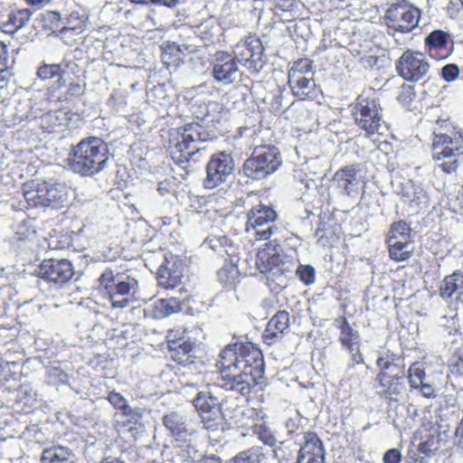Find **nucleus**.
Returning a JSON list of instances; mask_svg holds the SVG:
<instances>
[{
	"instance_id": "c756f323",
	"label": "nucleus",
	"mask_w": 463,
	"mask_h": 463,
	"mask_svg": "<svg viewBox=\"0 0 463 463\" xmlns=\"http://www.w3.org/2000/svg\"><path fill=\"white\" fill-rule=\"evenodd\" d=\"M221 28L216 21L209 18L195 26L194 33L204 43V45L213 44L219 41Z\"/></svg>"
},
{
	"instance_id": "6e6d98bb",
	"label": "nucleus",
	"mask_w": 463,
	"mask_h": 463,
	"mask_svg": "<svg viewBox=\"0 0 463 463\" xmlns=\"http://www.w3.org/2000/svg\"><path fill=\"white\" fill-rule=\"evenodd\" d=\"M175 267V264H172V267H169L167 265V275L170 279V282H172V284H169L168 283V286H170L171 288H174L175 287H176L180 281H181V278H182V273L180 270H178L177 269H174Z\"/></svg>"
},
{
	"instance_id": "f3484780",
	"label": "nucleus",
	"mask_w": 463,
	"mask_h": 463,
	"mask_svg": "<svg viewBox=\"0 0 463 463\" xmlns=\"http://www.w3.org/2000/svg\"><path fill=\"white\" fill-rule=\"evenodd\" d=\"M277 214L271 208L259 204L248 214L247 232L259 240H267L272 234V222Z\"/></svg>"
},
{
	"instance_id": "338daca9",
	"label": "nucleus",
	"mask_w": 463,
	"mask_h": 463,
	"mask_svg": "<svg viewBox=\"0 0 463 463\" xmlns=\"http://www.w3.org/2000/svg\"><path fill=\"white\" fill-rule=\"evenodd\" d=\"M286 427L289 432H293L296 428V423L293 420L289 419L286 421Z\"/></svg>"
},
{
	"instance_id": "13d9d810",
	"label": "nucleus",
	"mask_w": 463,
	"mask_h": 463,
	"mask_svg": "<svg viewBox=\"0 0 463 463\" xmlns=\"http://www.w3.org/2000/svg\"><path fill=\"white\" fill-rule=\"evenodd\" d=\"M84 85L78 82H72L69 85L68 93L71 96H80L84 93Z\"/></svg>"
},
{
	"instance_id": "4be33fe9",
	"label": "nucleus",
	"mask_w": 463,
	"mask_h": 463,
	"mask_svg": "<svg viewBox=\"0 0 463 463\" xmlns=\"http://www.w3.org/2000/svg\"><path fill=\"white\" fill-rule=\"evenodd\" d=\"M415 439L420 440V453L426 456L435 453L439 449L440 440L439 426L432 421L422 422L415 432Z\"/></svg>"
},
{
	"instance_id": "774afa93",
	"label": "nucleus",
	"mask_w": 463,
	"mask_h": 463,
	"mask_svg": "<svg viewBox=\"0 0 463 463\" xmlns=\"http://www.w3.org/2000/svg\"><path fill=\"white\" fill-rule=\"evenodd\" d=\"M100 463H124L123 461L118 459V458H105Z\"/></svg>"
},
{
	"instance_id": "a878e982",
	"label": "nucleus",
	"mask_w": 463,
	"mask_h": 463,
	"mask_svg": "<svg viewBox=\"0 0 463 463\" xmlns=\"http://www.w3.org/2000/svg\"><path fill=\"white\" fill-rule=\"evenodd\" d=\"M280 261L279 245L272 241L265 243L264 247L260 249L256 255V265L261 273L271 270L279 266Z\"/></svg>"
},
{
	"instance_id": "473e14b6",
	"label": "nucleus",
	"mask_w": 463,
	"mask_h": 463,
	"mask_svg": "<svg viewBox=\"0 0 463 463\" xmlns=\"http://www.w3.org/2000/svg\"><path fill=\"white\" fill-rule=\"evenodd\" d=\"M182 309L181 301L175 297L161 298L155 303V316L165 317Z\"/></svg>"
},
{
	"instance_id": "603ef678",
	"label": "nucleus",
	"mask_w": 463,
	"mask_h": 463,
	"mask_svg": "<svg viewBox=\"0 0 463 463\" xmlns=\"http://www.w3.org/2000/svg\"><path fill=\"white\" fill-rule=\"evenodd\" d=\"M459 75V69L458 65L454 63H449L445 65L441 69V77L446 80L447 82H450L455 80Z\"/></svg>"
},
{
	"instance_id": "4c0bfd02",
	"label": "nucleus",
	"mask_w": 463,
	"mask_h": 463,
	"mask_svg": "<svg viewBox=\"0 0 463 463\" xmlns=\"http://www.w3.org/2000/svg\"><path fill=\"white\" fill-rule=\"evenodd\" d=\"M263 458L261 447H251L239 452L230 460V463H260Z\"/></svg>"
},
{
	"instance_id": "c03bdc74",
	"label": "nucleus",
	"mask_w": 463,
	"mask_h": 463,
	"mask_svg": "<svg viewBox=\"0 0 463 463\" xmlns=\"http://www.w3.org/2000/svg\"><path fill=\"white\" fill-rule=\"evenodd\" d=\"M61 71V64H43L39 67L37 75L42 80H50L60 76Z\"/></svg>"
},
{
	"instance_id": "9d476101",
	"label": "nucleus",
	"mask_w": 463,
	"mask_h": 463,
	"mask_svg": "<svg viewBox=\"0 0 463 463\" xmlns=\"http://www.w3.org/2000/svg\"><path fill=\"white\" fill-rule=\"evenodd\" d=\"M332 182L341 194L356 198L364 194L368 178L361 165L355 163L337 169L332 177Z\"/></svg>"
},
{
	"instance_id": "864d4df0",
	"label": "nucleus",
	"mask_w": 463,
	"mask_h": 463,
	"mask_svg": "<svg viewBox=\"0 0 463 463\" xmlns=\"http://www.w3.org/2000/svg\"><path fill=\"white\" fill-rule=\"evenodd\" d=\"M169 264H170V262L166 260L164 264H162L160 266V268L158 269V272H157L158 285L166 289L171 288L170 286H168V283L172 284V282H170V279H169L168 275L166 274L167 273V265H169Z\"/></svg>"
},
{
	"instance_id": "2f4dec72",
	"label": "nucleus",
	"mask_w": 463,
	"mask_h": 463,
	"mask_svg": "<svg viewBox=\"0 0 463 463\" xmlns=\"http://www.w3.org/2000/svg\"><path fill=\"white\" fill-rule=\"evenodd\" d=\"M194 407L203 413L213 412V411H221L218 399L209 392H199L193 401Z\"/></svg>"
},
{
	"instance_id": "aec40b11",
	"label": "nucleus",
	"mask_w": 463,
	"mask_h": 463,
	"mask_svg": "<svg viewBox=\"0 0 463 463\" xmlns=\"http://www.w3.org/2000/svg\"><path fill=\"white\" fill-rule=\"evenodd\" d=\"M424 49L430 58L445 60L453 52L454 43L449 33L434 30L424 39Z\"/></svg>"
},
{
	"instance_id": "dca6fc26",
	"label": "nucleus",
	"mask_w": 463,
	"mask_h": 463,
	"mask_svg": "<svg viewBox=\"0 0 463 463\" xmlns=\"http://www.w3.org/2000/svg\"><path fill=\"white\" fill-rule=\"evenodd\" d=\"M234 167L233 159L226 153L221 152L212 156L206 165L204 186L213 189L226 182Z\"/></svg>"
},
{
	"instance_id": "f8f14e48",
	"label": "nucleus",
	"mask_w": 463,
	"mask_h": 463,
	"mask_svg": "<svg viewBox=\"0 0 463 463\" xmlns=\"http://www.w3.org/2000/svg\"><path fill=\"white\" fill-rule=\"evenodd\" d=\"M315 71L311 70L308 59H300L294 62L288 71V84L295 96L300 99H314L317 97Z\"/></svg>"
},
{
	"instance_id": "4d7b16f0",
	"label": "nucleus",
	"mask_w": 463,
	"mask_h": 463,
	"mask_svg": "<svg viewBox=\"0 0 463 463\" xmlns=\"http://www.w3.org/2000/svg\"><path fill=\"white\" fill-rule=\"evenodd\" d=\"M383 463H401L402 454L397 449H388L383 458Z\"/></svg>"
},
{
	"instance_id": "2eb2a0df",
	"label": "nucleus",
	"mask_w": 463,
	"mask_h": 463,
	"mask_svg": "<svg viewBox=\"0 0 463 463\" xmlns=\"http://www.w3.org/2000/svg\"><path fill=\"white\" fill-rule=\"evenodd\" d=\"M335 326L339 331L338 341L351 355L352 367L364 364V354L361 352V341L358 331L354 330L347 318L344 316L335 320Z\"/></svg>"
},
{
	"instance_id": "cd10ccee",
	"label": "nucleus",
	"mask_w": 463,
	"mask_h": 463,
	"mask_svg": "<svg viewBox=\"0 0 463 463\" xmlns=\"http://www.w3.org/2000/svg\"><path fill=\"white\" fill-rule=\"evenodd\" d=\"M39 126L48 131L54 132L61 128L69 123V113L64 109H57L53 111L43 112L38 111Z\"/></svg>"
},
{
	"instance_id": "de8ad7c7",
	"label": "nucleus",
	"mask_w": 463,
	"mask_h": 463,
	"mask_svg": "<svg viewBox=\"0 0 463 463\" xmlns=\"http://www.w3.org/2000/svg\"><path fill=\"white\" fill-rule=\"evenodd\" d=\"M297 274L300 280L307 285L313 284L316 281V269L311 265H299Z\"/></svg>"
},
{
	"instance_id": "e2e57ef3",
	"label": "nucleus",
	"mask_w": 463,
	"mask_h": 463,
	"mask_svg": "<svg viewBox=\"0 0 463 463\" xmlns=\"http://www.w3.org/2000/svg\"><path fill=\"white\" fill-rule=\"evenodd\" d=\"M315 446H316V441H313L312 439H307L305 445L301 447L300 452L301 453H304V452L310 453L311 449Z\"/></svg>"
},
{
	"instance_id": "72a5a7b5",
	"label": "nucleus",
	"mask_w": 463,
	"mask_h": 463,
	"mask_svg": "<svg viewBox=\"0 0 463 463\" xmlns=\"http://www.w3.org/2000/svg\"><path fill=\"white\" fill-rule=\"evenodd\" d=\"M405 377L408 380L410 390L414 391V388L425 382L427 378L424 364L419 361L411 363L408 370L405 371Z\"/></svg>"
},
{
	"instance_id": "9b49d317",
	"label": "nucleus",
	"mask_w": 463,
	"mask_h": 463,
	"mask_svg": "<svg viewBox=\"0 0 463 463\" xmlns=\"http://www.w3.org/2000/svg\"><path fill=\"white\" fill-rule=\"evenodd\" d=\"M281 165L279 152L275 146L257 147L243 165L244 174L251 179H263L274 173Z\"/></svg>"
},
{
	"instance_id": "5fc2aeb1",
	"label": "nucleus",
	"mask_w": 463,
	"mask_h": 463,
	"mask_svg": "<svg viewBox=\"0 0 463 463\" xmlns=\"http://www.w3.org/2000/svg\"><path fill=\"white\" fill-rule=\"evenodd\" d=\"M414 391H418L422 397L427 399H434L437 396L435 387L425 382L414 388Z\"/></svg>"
},
{
	"instance_id": "e433bc0d",
	"label": "nucleus",
	"mask_w": 463,
	"mask_h": 463,
	"mask_svg": "<svg viewBox=\"0 0 463 463\" xmlns=\"http://www.w3.org/2000/svg\"><path fill=\"white\" fill-rule=\"evenodd\" d=\"M71 453L63 447H53L43 450L42 463H74L70 458Z\"/></svg>"
},
{
	"instance_id": "a18cd8bd",
	"label": "nucleus",
	"mask_w": 463,
	"mask_h": 463,
	"mask_svg": "<svg viewBox=\"0 0 463 463\" xmlns=\"http://www.w3.org/2000/svg\"><path fill=\"white\" fill-rule=\"evenodd\" d=\"M446 10L449 18L463 22V0H449Z\"/></svg>"
},
{
	"instance_id": "bf43d9fd",
	"label": "nucleus",
	"mask_w": 463,
	"mask_h": 463,
	"mask_svg": "<svg viewBox=\"0 0 463 463\" xmlns=\"http://www.w3.org/2000/svg\"><path fill=\"white\" fill-rule=\"evenodd\" d=\"M449 370L452 373H463V358L458 356L454 363L449 364Z\"/></svg>"
},
{
	"instance_id": "79ce46f5",
	"label": "nucleus",
	"mask_w": 463,
	"mask_h": 463,
	"mask_svg": "<svg viewBox=\"0 0 463 463\" xmlns=\"http://www.w3.org/2000/svg\"><path fill=\"white\" fill-rule=\"evenodd\" d=\"M206 111L204 117L208 122H219L222 118V114H226V109L217 101L210 102Z\"/></svg>"
},
{
	"instance_id": "8fccbe9b",
	"label": "nucleus",
	"mask_w": 463,
	"mask_h": 463,
	"mask_svg": "<svg viewBox=\"0 0 463 463\" xmlns=\"http://www.w3.org/2000/svg\"><path fill=\"white\" fill-rule=\"evenodd\" d=\"M416 97L414 87L411 85L402 84L401 90L397 97L400 103L403 105H410Z\"/></svg>"
},
{
	"instance_id": "423d86ee",
	"label": "nucleus",
	"mask_w": 463,
	"mask_h": 463,
	"mask_svg": "<svg viewBox=\"0 0 463 463\" xmlns=\"http://www.w3.org/2000/svg\"><path fill=\"white\" fill-rule=\"evenodd\" d=\"M208 134L197 123L172 128L169 132V151L177 164L188 162L202 148L199 145L207 139Z\"/></svg>"
},
{
	"instance_id": "ddd939ff",
	"label": "nucleus",
	"mask_w": 463,
	"mask_h": 463,
	"mask_svg": "<svg viewBox=\"0 0 463 463\" xmlns=\"http://www.w3.org/2000/svg\"><path fill=\"white\" fill-rule=\"evenodd\" d=\"M396 71L404 80L417 82L424 79L430 65L423 52L406 50L396 61Z\"/></svg>"
},
{
	"instance_id": "f257e3e1",
	"label": "nucleus",
	"mask_w": 463,
	"mask_h": 463,
	"mask_svg": "<svg viewBox=\"0 0 463 463\" xmlns=\"http://www.w3.org/2000/svg\"><path fill=\"white\" fill-rule=\"evenodd\" d=\"M216 365L220 372L219 386L241 395L249 394L264 374L262 353L250 345H226Z\"/></svg>"
},
{
	"instance_id": "7c9ffc66",
	"label": "nucleus",
	"mask_w": 463,
	"mask_h": 463,
	"mask_svg": "<svg viewBox=\"0 0 463 463\" xmlns=\"http://www.w3.org/2000/svg\"><path fill=\"white\" fill-rule=\"evenodd\" d=\"M386 243L395 241L411 242V228L403 220L394 222L391 224L386 235Z\"/></svg>"
},
{
	"instance_id": "37998d69",
	"label": "nucleus",
	"mask_w": 463,
	"mask_h": 463,
	"mask_svg": "<svg viewBox=\"0 0 463 463\" xmlns=\"http://www.w3.org/2000/svg\"><path fill=\"white\" fill-rule=\"evenodd\" d=\"M32 12L30 9H20L9 16V23L14 26V31L24 27L30 20Z\"/></svg>"
},
{
	"instance_id": "6ab92c4d",
	"label": "nucleus",
	"mask_w": 463,
	"mask_h": 463,
	"mask_svg": "<svg viewBox=\"0 0 463 463\" xmlns=\"http://www.w3.org/2000/svg\"><path fill=\"white\" fill-rule=\"evenodd\" d=\"M48 103V99H40L33 103L29 98L14 99L10 105L6 107L5 114L11 121L15 124L24 119H33L38 118V111L45 109L43 106Z\"/></svg>"
},
{
	"instance_id": "1a4fd4ad",
	"label": "nucleus",
	"mask_w": 463,
	"mask_h": 463,
	"mask_svg": "<svg viewBox=\"0 0 463 463\" xmlns=\"http://www.w3.org/2000/svg\"><path fill=\"white\" fill-rule=\"evenodd\" d=\"M24 196L31 207H53L63 206L68 201V190L65 185L57 182H43L27 186L24 191Z\"/></svg>"
},
{
	"instance_id": "f03ea898",
	"label": "nucleus",
	"mask_w": 463,
	"mask_h": 463,
	"mask_svg": "<svg viewBox=\"0 0 463 463\" xmlns=\"http://www.w3.org/2000/svg\"><path fill=\"white\" fill-rule=\"evenodd\" d=\"M430 148L432 160L442 161L438 167L444 174H456L459 161L453 157L463 151L462 129L449 118H438L433 127Z\"/></svg>"
},
{
	"instance_id": "bb28decb",
	"label": "nucleus",
	"mask_w": 463,
	"mask_h": 463,
	"mask_svg": "<svg viewBox=\"0 0 463 463\" xmlns=\"http://www.w3.org/2000/svg\"><path fill=\"white\" fill-rule=\"evenodd\" d=\"M168 349L171 358L178 364H186L189 362V354L193 350L194 344L184 339V337L176 338L173 332L167 336Z\"/></svg>"
},
{
	"instance_id": "a19ab883",
	"label": "nucleus",
	"mask_w": 463,
	"mask_h": 463,
	"mask_svg": "<svg viewBox=\"0 0 463 463\" xmlns=\"http://www.w3.org/2000/svg\"><path fill=\"white\" fill-rule=\"evenodd\" d=\"M143 414L144 409L140 407H131L130 405L125 408L120 413L123 423L133 425H137L141 422Z\"/></svg>"
},
{
	"instance_id": "49530a36",
	"label": "nucleus",
	"mask_w": 463,
	"mask_h": 463,
	"mask_svg": "<svg viewBox=\"0 0 463 463\" xmlns=\"http://www.w3.org/2000/svg\"><path fill=\"white\" fill-rule=\"evenodd\" d=\"M8 52L5 43L0 41V82L7 81Z\"/></svg>"
},
{
	"instance_id": "0eeeda50",
	"label": "nucleus",
	"mask_w": 463,
	"mask_h": 463,
	"mask_svg": "<svg viewBox=\"0 0 463 463\" xmlns=\"http://www.w3.org/2000/svg\"><path fill=\"white\" fill-rule=\"evenodd\" d=\"M383 109L380 99L373 92H363L355 99L352 109L354 124L365 132L367 137L381 134Z\"/></svg>"
},
{
	"instance_id": "052dcab7",
	"label": "nucleus",
	"mask_w": 463,
	"mask_h": 463,
	"mask_svg": "<svg viewBox=\"0 0 463 463\" xmlns=\"http://www.w3.org/2000/svg\"><path fill=\"white\" fill-rule=\"evenodd\" d=\"M227 241L226 238L222 239H210L208 244L214 251H221V248L223 247V243Z\"/></svg>"
},
{
	"instance_id": "4468645a",
	"label": "nucleus",
	"mask_w": 463,
	"mask_h": 463,
	"mask_svg": "<svg viewBox=\"0 0 463 463\" xmlns=\"http://www.w3.org/2000/svg\"><path fill=\"white\" fill-rule=\"evenodd\" d=\"M264 47L259 38L247 37L240 41L233 48L232 54L236 62H240L251 72L260 71L264 65Z\"/></svg>"
},
{
	"instance_id": "7ed1b4c3",
	"label": "nucleus",
	"mask_w": 463,
	"mask_h": 463,
	"mask_svg": "<svg viewBox=\"0 0 463 463\" xmlns=\"http://www.w3.org/2000/svg\"><path fill=\"white\" fill-rule=\"evenodd\" d=\"M396 356L391 352L382 354L376 359L378 373L375 383L379 389V397L388 402H397L405 392V366L395 363Z\"/></svg>"
},
{
	"instance_id": "09e8293b",
	"label": "nucleus",
	"mask_w": 463,
	"mask_h": 463,
	"mask_svg": "<svg viewBox=\"0 0 463 463\" xmlns=\"http://www.w3.org/2000/svg\"><path fill=\"white\" fill-rule=\"evenodd\" d=\"M252 432L261 440L264 444L272 446L275 442V438L271 432L262 424L254 425Z\"/></svg>"
},
{
	"instance_id": "3c124183",
	"label": "nucleus",
	"mask_w": 463,
	"mask_h": 463,
	"mask_svg": "<svg viewBox=\"0 0 463 463\" xmlns=\"http://www.w3.org/2000/svg\"><path fill=\"white\" fill-rule=\"evenodd\" d=\"M108 401L111 405L114 406L120 413L127 408L129 404L128 403L127 399L117 392H110L108 396Z\"/></svg>"
},
{
	"instance_id": "a211bd4d",
	"label": "nucleus",
	"mask_w": 463,
	"mask_h": 463,
	"mask_svg": "<svg viewBox=\"0 0 463 463\" xmlns=\"http://www.w3.org/2000/svg\"><path fill=\"white\" fill-rule=\"evenodd\" d=\"M37 273L43 279L61 287L72 279L74 269L68 260L51 259L42 262Z\"/></svg>"
},
{
	"instance_id": "680f3d73",
	"label": "nucleus",
	"mask_w": 463,
	"mask_h": 463,
	"mask_svg": "<svg viewBox=\"0 0 463 463\" xmlns=\"http://www.w3.org/2000/svg\"><path fill=\"white\" fill-rule=\"evenodd\" d=\"M276 6L283 11L289 10L293 6V0H277Z\"/></svg>"
},
{
	"instance_id": "393cba45",
	"label": "nucleus",
	"mask_w": 463,
	"mask_h": 463,
	"mask_svg": "<svg viewBox=\"0 0 463 463\" xmlns=\"http://www.w3.org/2000/svg\"><path fill=\"white\" fill-rule=\"evenodd\" d=\"M289 327V314L287 311L277 312L268 322L263 333L265 343L271 345L280 341Z\"/></svg>"
},
{
	"instance_id": "c85d7f7f",
	"label": "nucleus",
	"mask_w": 463,
	"mask_h": 463,
	"mask_svg": "<svg viewBox=\"0 0 463 463\" xmlns=\"http://www.w3.org/2000/svg\"><path fill=\"white\" fill-rule=\"evenodd\" d=\"M439 294L443 299L451 298L454 295L463 296V273L456 270L445 276L439 288Z\"/></svg>"
},
{
	"instance_id": "ea45409f",
	"label": "nucleus",
	"mask_w": 463,
	"mask_h": 463,
	"mask_svg": "<svg viewBox=\"0 0 463 463\" xmlns=\"http://www.w3.org/2000/svg\"><path fill=\"white\" fill-rule=\"evenodd\" d=\"M165 52L162 54V61L165 64L169 65V55L174 52H178L184 53V52L188 53H193L196 51V46L194 44H176L175 43H167L165 47Z\"/></svg>"
},
{
	"instance_id": "0e129e2a",
	"label": "nucleus",
	"mask_w": 463,
	"mask_h": 463,
	"mask_svg": "<svg viewBox=\"0 0 463 463\" xmlns=\"http://www.w3.org/2000/svg\"><path fill=\"white\" fill-rule=\"evenodd\" d=\"M153 3L160 4L163 5H165L167 7H174L175 6L179 0H151Z\"/></svg>"
},
{
	"instance_id": "b1692460",
	"label": "nucleus",
	"mask_w": 463,
	"mask_h": 463,
	"mask_svg": "<svg viewBox=\"0 0 463 463\" xmlns=\"http://www.w3.org/2000/svg\"><path fill=\"white\" fill-rule=\"evenodd\" d=\"M163 423L176 441L185 442L187 438L194 433V429L189 424L186 417L175 411L165 415Z\"/></svg>"
},
{
	"instance_id": "f704fd0d",
	"label": "nucleus",
	"mask_w": 463,
	"mask_h": 463,
	"mask_svg": "<svg viewBox=\"0 0 463 463\" xmlns=\"http://www.w3.org/2000/svg\"><path fill=\"white\" fill-rule=\"evenodd\" d=\"M387 246L390 259L396 262L407 260L412 256L411 242L395 241L387 243Z\"/></svg>"
},
{
	"instance_id": "20e7f679",
	"label": "nucleus",
	"mask_w": 463,
	"mask_h": 463,
	"mask_svg": "<svg viewBox=\"0 0 463 463\" xmlns=\"http://www.w3.org/2000/svg\"><path fill=\"white\" fill-rule=\"evenodd\" d=\"M109 153L107 144L98 137L81 140L73 148L71 168L83 176L101 172L108 165Z\"/></svg>"
},
{
	"instance_id": "6e6552de",
	"label": "nucleus",
	"mask_w": 463,
	"mask_h": 463,
	"mask_svg": "<svg viewBox=\"0 0 463 463\" xmlns=\"http://www.w3.org/2000/svg\"><path fill=\"white\" fill-rule=\"evenodd\" d=\"M420 17V9L409 0H395L385 10L383 22L389 34H406L418 27Z\"/></svg>"
},
{
	"instance_id": "69168bd1",
	"label": "nucleus",
	"mask_w": 463,
	"mask_h": 463,
	"mask_svg": "<svg viewBox=\"0 0 463 463\" xmlns=\"http://www.w3.org/2000/svg\"><path fill=\"white\" fill-rule=\"evenodd\" d=\"M306 187L307 190L317 189V184L316 180L310 179V180L307 181Z\"/></svg>"
},
{
	"instance_id": "39448f33",
	"label": "nucleus",
	"mask_w": 463,
	"mask_h": 463,
	"mask_svg": "<svg viewBox=\"0 0 463 463\" xmlns=\"http://www.w3.org/2000/svg\"><path fill=\"white\" fill-rule=\"evenodd\" d=\"M99 281L112 308H124L137 299L139 284L134 277L124 273L114 274L108 269L100 275Z\"/></svg>"
},
{
	"instance_id": "58836bf2",
	"label": "nucleus",
	"mask_w": 463,
	"mask_h": 463,
	"mask_svg": "<svg viewBox=\"0 0 463 463\" xmlns=\"http://www.w3.org/2000/svg\"><path fill=\"white\" fill-rule=\"evenodd\" d=\"M202 422L203 427L211 431L216 430L222 423V411H213V412H207L201 414Z\"/></svg>"
},
{
	"instance_id": "c9c22d12",
	"label": "nucleus",
	"mask_w": 463,
	"mask_h": 463,
	"mask_svg": "<svg viewBox=\"0 0 463 463\" xmlns=\"http://www.w3.org/2000/svg\"><path fill=\"white\" fill-rule=\"evenodd\" d=\"M220 282L226 288H234L240 281V271L232 262L225 263L218 272Z\"/></svg>"
},
{
	"instance_id": "5701e85b",
	"label": "nucleus",
	"mask_w": 463,
	"mask_h": 463,
	"mask_svg": "<svg viewBox=\"0 0 463 463\" xmlns=\"http://www.w3.org/2000/svg\"><path fill=\"white\" fill-rule=\"evenodd\" d=\"M65 19L66 25L60 31V33L67 43L71 44L76 40H69L71 34L78 35L86 29L89 13L85 8L78 6L68 13Z\"/></svg>"
},
{
	"instance_id": "412c9836",
	"label": "nucleus",
	"mask_w": 463,
	"mask_h": 463,
	"mask_svg": "<svg viewBox=\"0 0 463 463\" xmlns=\"http://www.w3.org/2000/svg\"><path fill=\"white\" fill-rule=\"evenodd\" d=\"M213 76L223 85L232 84L240 79L241 71L232 54L226 52L216 54Z\"/></svg>"
}]
</instances>
